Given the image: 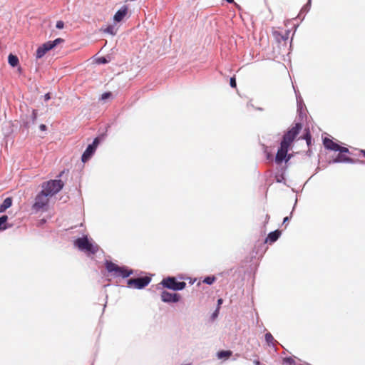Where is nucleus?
Listing matches in <instances>:
<instances>
[{
    "label": "nucleus",
    "mask_w": 365,
    "mask_h": 365,
    "mask_svg": "<svg viewBox=\"0 0 365 365\" xmlns=\"http://www.w3.org/2000/svg\"><path fill=\"white\" fill-rule=\"evenodd\" d=\"M64 183L61 180H51L44 182L41 185L42 191L49 197L58 193L63 187Z\"/></svg>",
    "instance_id": "1"
},
{
    "label": "nucleus",
    "mask_w": 365,
    "mask_h": 365,
    "mask_svg": "<svg viewBox=\"0 0 365 365\" xmlns=\"http://www.w3.org/2000/svg\"><path fill=\"white\" fill-rule=\"evenodd\" d=\"M74 245L77 247L80 250L93 255L97 253L99 250L98 245L91 243L86 236L76 239L74 241Z\"/></svg>",
    "instance_id": "2"
},
{
    "label": "nucleus",
    "mask_w": 365,
    "mask_h": 365,
    "mask_svg": "<svg viewBox=\"0 0 365 365\" xmlns=\"http://www.w3.org/2000/svg\"><path fill=\"white\" fill-rule=\"evenodd\" d=\"M105 265L107 271L110 273H113L115 277L125 278L133 273L132 270H128L124 267H119L118 264L110 261H107Z\"/></svg>",
    "instance_id": "3"
},
{
    "label": "nucleus",
    "mask_w": 365,
    "mask_h": 365,
    "mask_svg": "<svg viewBox=\"0 0 365 365\" xmlns=\"http://www.w3.org/2000/svg\"><path fill=\"white\" fill-rule=\"evenodd\" d=\"M160 284L163 285V287L174 290L178 291L185 289L186 286V283L184 282H177L176 279L173 277H168L164 278Z\"/></svg>",
    "instance_id": "4"
},
{
    "label": "nucleus",
    "mask_w": 365,
    "mask_h": 365,
    "mask_svg": "<svg viewBox=\"0 0 365 365\" xmlns=\"http://www.w3.org/2000/svg\"><path fill=\"white\" fill-rule=\"evenodd\" d=\"M49 197L42 190L36 196L35 202L34 203L32 208L36 212L43 210L48 204Z\"/></svg>",
    "instance_id": "5"
},
{
    "label": "nucleus",
    "mask_w": 365,
    "mask_h": 365,
    "mask_svg": "<svg viewBox=\"0 0 365 365\" xmlns=\"http://www.w3.org/2000/svg\"><path fill=\"white\" fill-rule=\"evenodd\" d=\"M302 128L301 123H297L292 127L283 136L282 142H285L288 145H291L294 140L296 138L297 135L299 133Z\"/></svg>",
    "instance_id": "6"
},
{
    "label": "nucleus",
    "mask_w": 365,
    "mask_h": 365,
    "mask_svg": "<svg viewBox=\"0 0 365 365\" xmlns=\"http://www.w3.org/2000/svg\"><path fill=\"white\" fill-rule=\"evenodd\" d=\"M150 280L151 279L149 277H138L128 279L127 284L129 287L142 289L146 287Z\"/></svg>",
    "instance_id": "7"
},
{
    "label": "nucleus",
    "mask_w": 365,
    "mask_h": 365,
    "mask_svg": "<svg viewBox=\"0 0 365 365\" xmlns=\"http://www.w3.org/2000/svg\"><path fill=\"white\" fill-rule=\"evenodd\" d=\"M98 143L99 139L98 138H96L93 143L87 147L86 150L84 151L81 157V160L83 162L85 163L90 159L92 155L94 153Z\"/></svg>",
    "instance_id": "8"
},
{
    "label": "nucleus",
    "mask_w": 365,
    "mask_h": 365,
    "mask_svg": "<svg viewBox=\"0 0 365 365\" xmlns=\"http://www.w3.org/2000/svg\"><path fill=\"white\" fill-rule=\"evenodd\" d=\"M161 300L167 303H175L180 301V295L177 293H170L163 290L160 294Z\"/></svg>",
    "instance_id": "9"
},
{
    "label": "nucleus",
    "mask_w": 365,
    "mask_h": 365,
    "mask_svg": "<svg viewBox=\"0 0 365 365\" xmlns=\"http://www.w3.org/2000/svg\"><path fill=\"white\" fill-rule=\"evenodd\" d=\"M289 147L290 145L286 144L285 142H281L280 148H279L275 158V161L277 163H281L285 159Z\"/></svg>",
    "instance_id": "10"
},
{
    "label": "nucleus",
    "mask_w": 365,
    "mask_h": 365,
    "mask_svg": "<svg viewBox=\"0 0 365 365\" xmlns=\"http://www.w3.org/2000/svg\"><path fill=\"white\" fill-rule=\"evenodd\" d=\"M52 45L50 44V42H46L39 46L36 52V58H42L48 51L52 49Z\"/></svg>",
    "instance_id": "11"
},
{
    "label": "nucleus",
    "mask_w": 365,
    "mask_h": 365,
    "mask_svg": "<svg viewBox=\"0 0 365 365\" xmlns=\"http://www.w3.org/2000/svg\"><path fill=\"white\" fill-rule=\"evenodd\" d=\"M128 8L127 6H122L114 15L113 20L115 22L121 21L128 14Z\"/></svg>",
    "instance_id": "12"
},
{
    "label": "nucleus",
    "mask_w": 365,
    "mask_h": 365,
    "mask_svg": "<svg viewBox=\"0 0 365 365\" xmlns=\"http://www.w3.org/2000/svg\"><path fill=\"white\" fill-rule=\"evenodd\" d=\"M323 144L324 147L328 150L338 151L339 149V145L328 138H325L324 139Z\"/></svg>",
    "instance_id": "13"
},
{
    "label": "nucleus",
    "mask_w": 365,
    "mask_h": 365,
    "mask_svg": "<svg viewBox=\"0 0 365 365\" xmlns=\"http://www.w3.org/2000/svg\"><path fill=\"white\" fill-rule=\"evenodd\" d=\"M281 235V231L277 230L274 232H271L265 240V242L272 244L276 242Z\"/></svg>",
    "instance_id": "14"
},
{
    "label": "nucleus",
    "mask_w": 365,
    "mask_h": 365,
    "mask_svg": "<svg viewBox=\"0 0 365 365\" xmlns=\"http://www.w3.org/2000/svg\"><path fill=\"white\" fill-rule=\"evenodd\" d=\"M12 205V198L6 197L3 203L0 205V212H4L6 209L9 208Z\"/></svg>",
    "instance_id": "15"
},
{
    "label": "nucleus",
    "mask_w": 365,
    "mask_h": 365,
    "mask_svg": "<svg viewBox=\"0 0 365 365\" xmlns=\"http://www.w3.org/2000/svg\"><path fill=\"white\" fill-rule=\"evenodd\" d=\"M334 163H341V162H346V163H352L353 160L345 156L344 154L339 153L337 157L334 160Z\"/></svg>",
    "instance_id": "16"
},
{
    "label": "nucleus",
    "mask_w": 365,
    "mask_h": 365,
    "mask_svg": "<svg viewBox=\"0 0 365 365\" xmlns=\"http://www.w3.org/2000/svg\"><path fill=\"white\" fill-rule=\"evenodd\" d=\"M8 62L11 66L16 67L19 65V60L16 56L11 53L8 56Z\"/></svg>",
    "instance_id": "17"
},
{
    "label": "nucleus",
    "mask_w": 365,
    "mask_h": 365,
    "mask_svg": "<svg viewBox=\"0 0 365 365\" xmlns=\"http://www.w3.org/2000/svg\"><path fill=\"white\" fill-rule=\"evenodd\" d=\"M232 355V351H230V350H227V351H225V350H222V351H220L217 352V358L220 359H228L230 356H231Z\"/></svg>",
    "instance_id": "18"
},
{
    "label": "nucleus",
    "mask_w": 365,
    "mask_h": 365,
    "mask_svg": "<svg viewBox=\"0 0 365 365\" xmlns=\"http://www.w3.org/2000/svg\"><path fill=\"white\" fill-rule=\"evenodd\" d=\"M274 36L278 41H280L281 40L286 41L289 37V32L286 31L285 34H282L279 31H274Z\"/></svg>",
    "instance_id": "19"
},
{
    "label": "nucleus",
    "mask_w": 365,
    "mask_h": 365,
    "mask_svg": "<svg viewBox=\"0 0 365 365\" xmlns=\"http://www.w3.org/2000/svg\"><path fill=\"white\" fill-rule=\"evenodd\" d=\"M8 220L7 215H3L0 217V231L4 230L7 228L6 222Z\"/></svg>",
    "instance_id": "20"
},
{
    "label": "nucleus",
    "mask_w": 365,
    "mask_h": 365,
    "mask_svg": "<svg viewBox=\"0 0 365 365\" xmlns=\"http://www.w3.org/2000/svg\"><path fill=\"white\" fill-rule=\"evenodd\" d=\"M265 340L269 345H274L275 341L273 336L269 332L265 334Z\"/></svg>",
    "instance_id": "21"
},
{
    "label": "nucleus",
    "mask_w": 365,
    "mask_h": 365,
    "mask_svg": "<svg viewBox=\"0 0 365 365\" xmlns=\"http://www.w3.org/2000/svg\"><path fill=\"white\" fill-rule=\"evenodd\" d=\"M304 138L306 140L307 145H311L312 135L309 129L306 130V133L304 134Z\"/></svg>",
    "instance_id": "22"
},
{
    "label": "nucleus",
    "mask_w": 365,
    "mask_h": 365,
    "mask_svg": "<svg viewBox=\"0 0 365 365\" xmlns=\"http://www.w3.org/2000/svg\"><path fill=\"white\" fill-rule=\"evenodd\" d=\"M283 360L287 365H295V360L292 357H286Z\"/></svg>",
    "instance_id": "23"
},
{
    "label": "nucleus",
    "mask_w": 365,
    "mask_h": 365,
    "mask_svg": "<svg viewBox=\"0 0 365 365\" xmlns=\"http://www.w3.org/2000/svg\"><path fill=\"white\" fill-rule=\"evenodd\" d=\"M64 41V40L61 38H58L56 39H55L54 41H49L50 42V44L52 45V48H53L56 46H57L58 43H63Z\"/></svg>",
    "instance_id": "24"
},
{
    "label": "nucleus",
    "mask_w": 365,
    "mask_h": 365,
    "mask_svg": "<svg viewBox=\"0 0 365 365\" xmlns=\"http://www.w3.org/2000/svg\"><path fill=\"white\" fill-rule=\"evenodd\" d=\"M215 281V277H207L204 279L203 282L207 284H212Z\"/></svg>",
    "instance_id": "25"
},
{
    "label": "nucleus",
    "mask_w": 365,
    "mask_h": 365,
    "mask_svg": "<svg viewBox=\"0 0 365 365\" xmlns=\"http://www.w3.org/2000/svg\"><path fill=\"white\" fill-rule=\"evenodd\" d=\"M338 151H339V153H341L342 154L347 153L349 152V149L347 148L342 147L340 145H339V149L338 150Z\"/></svg>",
    "instance_id": "26"
},
{
    "label": "nucleus",
    "mask_w": 365,
    "mask_h": 365,
    "mask_svg": "<svg viewBox=\"0 0 365 365\" xmlns=\"http://www.w3.org/2000/svg\"><path fill=\"white\" fill-rule=\"evenodd\" d=\"M56 28L58 29H63L64 27V23L63 21H58L56 22Z\"/></svg>",
    "instance_id": "27"
},
{
    "label": "nucleus",
    "mask_w": 365,
    "mask_h": 365,
    "mask_svg": "<svg viewBox=\"0 0 365 365\" xmlns=\"http://www.w3.org/2000/svg\"><path fill=\"white\" fill-rule=\"evenodd\" d=\"M230 86L232 87V88H236L237 86V84H236V79L235 77H232L230 78Z\"/></svg>",
    "instance_id": "28"
},
{
    "label": "nucleus",
    "mask_w": 365,
    "mask_h": 365,
    "mask_svg": "<svg viewBox=\"0 0 365 365\" xmlns=\"http://www.w3.org/2000/svg\"><path fill=\"white\" fill-rule=\"evenodd\" d=\"M110 96H111V93H110V92L104 93H103V94H102V96H101V99H103V100L107 99V98H108Z\"/></svg>",
    "instance_id": "29"
},
{
    "label": "nucleus",
    "mask_w": 365,
    "mask_h": 365,
    "mask_svg": "<svg viewBox=\"0 0 365 365\" xmlns=\"http://www.w3.org/2000/svg\"><path fill=\"white\" fill-rule=\"evenodd\" d=\"M36 117H37V112L36 110H33V113H32V118H33V120L35 121L36 119Z\"/></svg>",
    "instance_id": "30"
},
{
    "label": "nucleus",
    "mask_w": 365,
    "mask_h": 365,
    "mask_svg": "<svg viewBox=\"0 0 365 365\" xmlns=\"http://www.w3.org/2000/svg\"><path fill=\"white\" fill-rule=\"evenodd\" d=\"M39 128L42 131H45L46 130V125H44V124H41L40 126H39Z\"/></svg>",
    "instance_id": "31"
},
{
    "label": "nucleus",
    "mask_w": 365,
    "mask_h": 365,
    "mask_svg": "<svg viewBox=\"0 0 365 365\" xmlns=\"http://www.w3.org/2000/svg\"><path fill=\"white\" fill-rule=\"evenodd\" d=\"M106 30H107L108 32L110 33L111 34H114L113 33V27L112 26L108 27Z\"/></svg>",
    "instance_id": "32"
},
{
    "label": "nucleus",
    "mask_w": 365,
    "mask_h": 365,
    "mask_svg": "<svg viewBox=\"0 0 365 365\" xmlns=\"http://www.w3.org/2000/svg\"><path fill=\"white\" fill-rule=\"evenodd\" d=\"M51 98V96H50V93H46L45 96H44V99L45 101H48Z\"/></svg>",
    "instance_id": "33"
},
{
    "label": "nucleus",
    "mask_w": 365,
    "mask_h": 365,
    "mask_svg": "<svg viewBox=\"0 0 365 365\" xmlns=\"http://www.w3.org/2000/svg\"><path fill=\"white\" fill-rule=\"evenodd\" d=\"M269 215H266L265 216V223H267L269 220Z\"/></svg>",
    "instance_id": "34"
},
{
    "label": "nucleus",
    "mask_w": 365,
    "mask_h": 365,
    "mask_svg": "<svg viewBox=\"0 0 365 365\" xmlns=\"http://www.w3.org/2000/svg\"><path fill=\"white\" fill-rule=\"evenodd\" d=\"M289 221V217H285L283 220V223H286Z\"/></svg>",
    "instance_id": "35"
},
{
    "label": "nucleus",
    "mask_w": 365,
    "mask_h": 365,
    "mask_svg": "<svg viewBox=\"0 0 365 365\" xmlns=\"http://www.w3.org/2000/svg\"><path fill=\"white\" fill-rule=\"evenodd\" d=\"M100 62L101 63H106V60L104 58H102L100 59Z\"/></svg>",
    "instance_id": "36"
},
{
    "label": "nucleus",
    "mask_w": 365,
    "mask_h": 365,
    "mask_svg": "<svg viewBox=\"0 0 365 365\" xmlns=\"http://www.w3.org/2000/svg\"><path fill=\"white\" fill-rule=\"evenodd\" d=\"M217 302H218V304H219V305H220V304H222V299H218V301H217Z\"/></svg>",
    "instance_id": "37"
},
{
    "label": "nucleus",
    "mask_w": 365,
    "mask_h": 365,
    "mask_svg": "<svg viewBox=\"0 0 365 365\" xmlns=\"http://www.w3.org/2000/svg\"><path fill=\"white\" fill-rule=\"evenodd\" d=\"M227 2L229 3H233L234 2V0H226Z\"/></svg>",
    "instance_id": "38"
},
{
    "label": "nucleus",
    "mask_w": 365,
    "mask_h": 365,
    "mask_svg": "<svg viewBox=\"0 0 365 365\" xmlns=\"http://www.w3.org/2000/svg\"><path fill=\"white\" fill-rule=\"evenodd\" d=\"M18 71H19V72H21V67H19V68H18Z\"/></svg>",
    "instance_id": "39"
},
{
    "label": "nucleus",
    "mask_w": 365,
    "mask_h": 365,
    "mask_svg": "<svg viewBox=\"0 0 365 365\" xmlns=\"http://www.w3.org/2000/svg\"><path fill=\"white\" fill-rule=\"evenodd\" d=\"M255 364H256L257 365H259V361H257L255 362Z\"/></svg>",
    "instance_id": "40"
}]
</instances>
